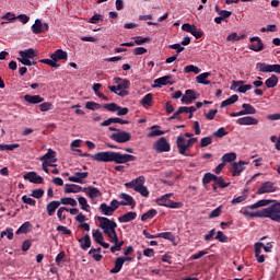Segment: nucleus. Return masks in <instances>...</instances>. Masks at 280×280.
I'll return each mask as SVG.
<instances>
[{
	"label": "nucleus",
	"instance_id": "obj_1",
	"mask_svg": "<svg viewBox=\"0 0 280 280\" xmlns=\"http://www.w3.org/2000/svg\"><path fill=\"white\" fill-rule=\"evenodd\" d=\"M100 229L103 230L104 234L109 237L110 244L114 246L110 247V253H117L121 250V246H124V241H119L117 236V222L115 220H110L106 217H97Z\"/></svg>",
	"mask_w": 280,
	"mask_h": 280
},
{
	"label": "nucleus",
	"instance_id": "obj_2",
	"mask_svg": "<svg viewBox=\"0 0 280 280\" xmlns=\"http://www.w3.org/2000/svg\"><path fill=\"white\" fill-rule=\"evenodd\" d=\"M93 161H97L98 163H130V161H137V156L131 154H121L119 152L114 151H103L91 155Z\"/></svg>",
	"mask_w": 280,
	"mask_h": 280
},
{
	"label": "nucleus",
	"instance_id": "obj_3",
	"mask_svg": "<svg viewBox=\"0 0 280 280\" xmlns=\"http://www.w3.org/2000/svg\"><path fill=\"white\" fill-rule=\"evenodd\" d=\"M114 84H117V85L107 86V89L112 93L119 95V97H126L129 95V92L127 89H130V81H128V79H121L119 77H116L114 78Z\"/></svg>",
	"mask_w": 280,
	"mask_h": 280
},
{
	"label": "nucleus",
	"instance_id": "obj_4",
	"mask_svg": "<svg viewBox=\"0 0 280 280\" xmlns=\"http://www.w3.org/2000/svg\"><path fill=\"white\" fill-rule=\"evenodd\" d=\"M125 187H127V189H135L143 198H148V196H150V190H148V187H145V176L143 175L129 183H126Z\"/></svg>",
	"mask_w": 280,
	"mask_h": 280
},
{
	"label": "nucleus",
	"instance_id": "obj_5",
	"mask_svg": "<svg viewBox=\"0 0 280 280\" xmlns=\"http://www.w3.org/2000/svg\"><path fill=\"white\" fill-rule=\"evenodd\" d=\"M198 141V138H190V139H185V136L180 135L177 137L176 145L178 149L179 154L183 156H189L187 154L188 150H191L194 148V144Z\"/></svg>",
	"mask_w": 280,
	"mask_h": 280
},
{
	"label": "nucleus",
	"instance_id": "obj_6",
	"mask_svg": "<svg viewBox=\"0 0 280 280\" xmlns=\"http://www.w3.org/2000/svg\"><path fill=\"white\" fill-rule=\"evenodd\" d=\"M261 248H264L265 253H272V243H267L266 245L261 242H258L254 245L255 257L258 264H264L266 261V256L261 254Z\"/></svg>",
	"mask_w": 280,
	"mask_h": 280
},
{
	"label": "nucleus",
	"instance_id": "obj_7",
	"mask_svg": "<svg viewBox=\"0 0 280 280\" xmlns=\"http://www.w3.org/2000/svg\"><path fill=\"white\" fill-rule=\"evenodd\" d=\"M174 194L170 192L166 195H163L162 197L156 199V203L160 207H167L168 209H180L183 207V202H176L172 201L170 198H172Z\"/></svg>",
	"mask_w": 280,
	"mask_h": 280
},
{
	"label": "nucleus",
	"instance_id": "obj_8",
	"mask_svg": "<svg viewBox=\"0 0 280 280\" xmlns=\"http://www.w3.org/2000/svg\"><path fill=\"white\" fill-rule=\"evenodd\" d=\"M265 218H269L272 222L280 224V202H275L268 208H264Z\"/></svg>",
	"mask_w": 280,
	"mask_h": 280
},
{
	"label": "nucleus",
	"instance_id": "obj_9",
	"mask_svg": "<svg viewBox=\"0 0 280 280\" xmlns=\"http://www.w3.org/2000/svg\"><path fill=\"white\" fill-rule=\"evenodd\" d=\"M110 139L116 141V143H128L132 139V136L130 132L117 130V132L110 135Z\"/></svg>",
	"mask_w": 280,
	"mask_h": 280
},
{
	"label": "nucleus",
	"instance_id": "obj_10",
	"mask_svg": "<svg viewBox=\"0 0 280 280\" xmlns=\"http://www.w3.org/2000/svg\"><path fill=\"white\" fill-rule=\"evenodd\" d=\"M153 149L158 152V154H161L163 152H170L172 150V147L170 145V142H167V139L165 137L160 138L155 143L153 144Z\"/></svg>",
	"mask_w": 280,
	"mask_h": 280
},
{
	"label": "nucleus",
	"instance_id": "obj_11",
	"mask_svg": "<svg viewBox=\"0 0 280 280\" xmlns=\"http://www.w3.org/2000/svg\"><path fill=\"white\" fill-rule=\"evenodd\" d=\"M231 91H236V93H246L253 89L252 84H245L244 81H233L232 85L230 86Z\"/></svg>",
	"mask_w": 280,
	"mask_h": 280
},
{
	"label": "nucleus",
	"instance_id": "obj_12",
	"mask_svg": "<svg viewBox=\"0 0 280 280\" xmlns=\"http://www.w3.org/2000/svg\"><path fill=\"white\" fill-rule=\"evenodd\" d=\"M200 94L194 90H186L185 95L182 96V104H192L195 100H198Z\"/></svg>",
	"mask_w": 280,
	"mask_h": 280
},
{
	"label": "nucleus",
	"instance_id": "obj_13",
	"mask_svg": "<svg viewBox=\"0 0 280 280\" xmlns=\"http://www.w3.org/2000/svg\"><path fill=\"white\" fill-rule=\"evenodd\" d=\"M273 191H277V187L275 186V183L272 182H265L261 184L259 189L256 191V194H273Z\"/></svg>",
	"mask_w": 280,
	"mask_h": 280
},
{
	"label": "nucleus",
	"instance_id": "obj_14",
	"mask_svg": "<svg viewBox=\"0 0 280 280\" xmlns=\"http://www.w3.org/2000/svg\"><path fill=\"white\" fill-rule=\"evenodd\" d=\"M24 180H30V183H34L35 185H43L44 179L36 172H28L24 175Z\"/></svg>",
	"mask_w": 280,
	"mask_h": 280
},
{
	"label": "nucleus",
	"instance_id": "obj_15",
	"mask_svg": "<svg viewBox=\"0 0 280 280\" xmlns=\"http://www.w3.org/2000/svg\"><path fill=\"white\" fill-rule=\"evenodd\" d=\"M236 124H238V126H257V124H259V120L253 116H245L238 118L236 120Z\"/></svg>",
	"mask_w": 280,
	"mask_h": 280
},
{
	"label": "nucleus",
	"instance_id": "obj_16",
	"mask_svg": "<svg viewBox=\"0 0 280 280\" xmlns=\"http://www.w3.org/2000/svg\"><path fill=\"white\" fill-rule=\"evenodd\" d=\"M85 178H89V172H77L74 173V176H70L68 180H70V183H80L82 185Z\"/></svg>",
	"mask_w": 280,
	"mask_h": 280
},
{
	"label": "nucleus",
	"instance_id": "obj_17",
	"mask_svg": "<svg viewBox=\"0 0 280 280\" xmlns=\"http://www.w3.org/2000/svg\"><path fill=\"white\" fill-rule=\"evenodd\" d=\"M84 194L89 196L91 200H95V198H100L102 196V191L97 189V187L89 186L86 188H83Z\"/></svg>",
	"mask_w": 280,
	"mask_h": 280
},
{
	"label": "nucleus",
	"instance_id": "obj_18",
	"mask_svg": "<svg viewBox=\"0 0 280 280\" xmlns=\"http://www.w3.org/2000/svg\"><path fill=\"white\" fill-rule=\"evenodd\" d=\"M252 45H249V49L252 51H262L264 50V43H261V38L259 37H252L250 38Z\"/></svg>",
	"mask_w": 280,
	"mask_h": 280
},
{
	"label": "nucleus",
	"instance_id": "obj_19",
	"mask_svg": "<svg viewBox=\"0 0 280 280\" xmlns=\"http://www.w3.org/2000/svg\"><path fill=\"white\" fill-rule=\"evenodd\" d=\"M39 161H44V162L47 161L48 163L54 165V163H56V161H58L56 159V151L49 149L46 154H44L43 156L39 158Z\"/></svg>",
	"mask_w": 280,
	"mask_h": 280
},
{
	"label": "nucleus",
	"instance_id": "obj_20",
	"mask_svg": "<svg viewBox=\"0 0 280 280\" xmlns=\"http://www.w3.org/2000/svg\"><path fill=\"white\" fill-rule=\"evenodd\" d=\"M124 264H126V258L118 257L115 260V267L109 270L110 275H117V272L121 271V268H124Z\"/></svg>",
	"mask_w": 280,
	"mask_h": 280
},
{
	"label": "nucleus",
	"instance_id": "obj_21",
	"mask_svg": "<svg viewBox=\"0 0 280 280\" xmlns=\"http://www.w3.org/2000/svg\"><path fill=\"white\" fill-rule=\"evenodd\" d=\"M50 58H54L55 62L58 63V60H67L69 55L62 49H57L54 54L50 55Z\"/></svg>",
	"mask_w": 280,
	"mask_h": 280
},
{
	"label": "nucleus",
	"instance_id": "obj_22",
	"mask_svg": "<svg viewBox=\"0 0 280 280\" xmlns=\"http://www.w3.org/2000/svg\"><path fill=\"white\" fill-rule=\"evenodd\" d=\"M244 165H246V162H244V161H238V162L233 163L232 176H240V174H242V172H244Z\"/></svg>",
	"mask_w": 280,
	"mask_h": 280
},
{
	"label": "nucleus",
	"instance_id": "obj_23",
	"mask_svg": "<svg viewBox=\"0 0 280 280\" xmlns=\"http://www.w3.org/2000/svg\"><path fill=\"white\" fill-rule=\"evenodd\" d=\"M84 188L82 186L75 184H66L65 186V194H80L83 191Z\"/></svg>",
	"mask_w": 280,
	"mask_h": 280
},
{
	"label": "nucleus",
	"instance_id": "obj_24",
	"mask_svg": "<svg viewBox=\"0 0 280 280\" xmlns=\"http://www.w3.org/2000/svg\"><path fill=\"white\" fill-rule=\"evenodd\" d=\"M24 100L27 102V104H42V102H45V98H43L40 95L26 94L24 95Z\"/></svg>",
	"mask_w": 280,
	"mask_h": 280
},
{
	"label": "nucleus",
	"instance_id": "obj_25",
	"mask_svg": "<svg viewBox=\"0 0 280 280\" xmlns=\"http://www.w3.org/2000/svg\"><path fill=\"white\" fill-rule=\"evenodd\" d=\"M119 198H121L122 201L121 202V207H129L130 205H135V198H132V196L126 194V192H121L119 195Z\"/></svg>",
	"mask_w": 280,
	"mask_h": 280
},
{
	"label": "nucleus",
	"instance_id": "obj_26",
	"mask_svg": "<svg viewBox=\"0 0 280 280\" xmlns=\"http://www.w3.org/2000/svg\"><path fill=\"white\" fill-rule=\"evenodd\" d=\"M60 207V202L58 200H54L47 203L46 211L48 215H54L56 213V210Z\"/></svg>",
	"mask_w": 280,
	"mask_h": 280
},
{
	"label": "nucleus",
	"instance_id": "obj_27",
	"mask_svg": "<svg viewBox=\"0 0 280 280\" xmlns=\"http://www.w3.org/2000/svg\"><path fill=\"white\" fill-rule=\"evenodd\" d=\"M137 219V212H127L118 218V222L128 223Z\"/></svg>",
	"mask_w": 280,
	"mask_h": 280
},
{
	"label": "nucleus",
	"instance_id": "obj_28",
	"mask_svg": "<svg viewBox=\"0 0 280 280\" xmlns=\"http://www.w3.org/2000/svg\"><path fill=\"white\" fill-rule=\"evenodd\" d=\"M170 80H172L171 75L161 77L154 81V84L159 88L165 86V84H171V85L174 84V81H170Z\"/></svg>",
	"mask_w": 280,
	"mask_h": 280
},
{
	"label": "nucleus",
	"instance_id": "obj_29",
	"mask_svg": "<svg viewBox=\"0 0 280 280\" xmlns=\"http://www.w3.org/2000/svg\"><path fill=\"white\" fill-rule=\"evenodd\" d=\"M211 72H203L196 77V82H198V84H205L206 86H209V84H211V81L207 80V78H209Z\"/></svg>",
	"mask_w": 280,
	"mask_h": 280
},
{
	"label": "nucleus",
	"instance_id": "obj_30",
	"mask_svg": "<svg viewBox=\"0 0 280 280\" xmlns=\"http://www.w3.org/2000/svg\"><path fill=\"white\" fill-rule=\"evenodd\" d=\"M279 84V77L277 74H272L269 79L265 81V86L267 89H275Z\"/></svg>",
	"mask_w": 280,
	"mask_h": 280
},
{
	"label": "nucleus",
	"instance_id": "obj_31",
	"mask_svg": "<svg viewBox=\"0 0 280 280\" xmlns=\"http://www.w3.org/2000/svg\"><path fill=\"white\" fill-rule=\"evenodd\" d=\"M33 34H43L45 28H43V21L40 19L35 20V23L32 25Z\"/></svg>",
	"mask_w": 280,
	"mask_h": 280
},
{
	"label": "nucleus",
	"instance_id": "obj_32",
	"mask_svg": "<svg viewBox=\"0 0 280 280\" xmlns=\"http://www.w3.org/2000/svg\"><path fill=\"white\" fill-rule=\"evenodd\" d=\"M79 244L83 250H86V248H91V236H89V234H85L84 237L79 238Z\"/></svg>",
	"mask_w": 280,
	"mask_h": 280
},
{
	"label": "nucleus",
	"instance_id": "obj_33",
	"mask_svg": "<svg viewBox=\"0 0 280 280\" xmlns=\"http://www.w3.org/2000/svg\"><path fill=\"white\" fill-rule=\"evenodd\" d=\"M154 100V95L152 93L147 94L140 102V104L144 108H149V106H152V101Z\"/></svg>",
	"mask_w": 280,
	"mask_h": 280
},
{
	"label": "nucleus",
	"instance_id": "obj_34",
	"mask_svg": "<svg viewBox=\"0 0 280 280\" xmlns=\"http://www.w3.org/2000/svg\"><path fill=\"white\" fill-rule=\"evenodd\" d=\"M238 100H240V96H237V94H234L221 103V108H226V106H231L235 104V102H237Z\"/></svg>",
	"mask_w": 280,
	"mask_h": 280
},
{
	"label": "nucleus",
	"instance_id": "obj_35",
	"mask_svg": "<svg viewBox=\"0 0 280 280\" xmlns=\"http://www.w3.org/2000/svg\"><path fill=\"white\" fill-rule=\"evenodd\" d=\"M32 229V223L30 221L24 222L16 231V235L30 233V230Z\"/></svg>",
	"mask_w": 280,
	"mask_h": 280
},
{
	"label": "nucleus",
	"instance_id": "obj_36",
	"mask_svg": "<svg viewBox=\"0 0 280 280\" xmlns=\"http://www.w3.org/2000/svg\"><path fill=\"white\" fill-rule=\"evenodd\" d=\"M67 212H69V208L67 207H60L57 210V217L59 222H65V220H67Z\"/></svg>",
	"mask_w": 280,
	"mask_h": 280
},
{
	"label": "nucleus",
	"instance_id": "obj_37",
	"mask_svg": "<svg viewBox=\"0 0 280 280\" xmlns=\"http://www.w3.org/2000/svg\"><path fill=\"white\" fill-rule=\"evenodd\" d=\"M98 209L103 215H113L115 213L113 208L107 203H101Z\"/></svg>",
	"mask_w": 280,
	"mask_h": 280
},
{
	"label": "nucleus",
	"instance_id": "obj_38",
	"mask_svg": "<svg viewBox=\"0 0 280 280\" xmlns=\"http://www.w3.org/2000/svg\"><path fill=\"white\" fill-rule=\"evenodd\" d=\"M20 57L27 58V59L32 60V58H36V51H34V49H32V48L25 49V50L20 51Z\"/></svg>",
	"mask_w": 280,
	"mask_h": 280
},
{
	"label": "nucleus",
	"instance_id": "obj_39",
	"mask_svg": "<svg viewBox=\"0 0 280 280\" xmlns=\"http://www.w3.org/2000/svg\"><path fill=\"white\" fill-rule=\"evenodd\" d=\"M60 205H70V207H78V201L71 197H63L60 200H58Z\"/></svg>",
	"mask_w": 280,
	"mask_h": 280
},
{
	"label": "nucleus",
	"instance_id": "obj_40",
	"mask_svg": "<svg viewBox=\"0 0 280 280\" xmlns=\"http://www.w3.org/2000/svg\"><path fill=\"white\" fill-rule=\"evenodd\" d=\"M101 89H102L101 83H95L93 85V91H94L95 95H97V97H100L101 100H104L105 102H108V97L100 92Z\"/></svg>",
	"mask_w": 280,
	"mask_h": 280
},
{
	"label": "nucleus",
	"instance_id": "obj_41",
	"mask_svg": "<svg viewBox=\"0 0 280 280\" xmlns=\"http://www.w3.org/2000/svg\"><path fill=\"white\" fill-rule=\"evenodd\" d=\"M257 71H260L261 73H270L271 65H267L265 62H258L256 65Z\"/></svg>",
	"mask_w": 280,
	"mask_h": 280
},
{
	"label": "nucleus",
	"instance_id": "obj_42",
	"mask_svg": "<svg viewBox=\"0 0 280 280\" xmlns=\"http://www.w3.org/2000/svg\"><path fill=\"white\" fill-rule=\"evenodd\" d=\"M235 159H237V154L235 152H230V153L223 154L221 161H223L224 163H233Z\"/></svg>",
	"mask_w": 280,
	"mask_h": 280
},
{
	"label": "nucleus",
	"instance_id": "obj_43",
	"mask_svg": "<svg viewBox=\"0 0 280 280\" xmlns=\"http://www.w3.org/2000/svg\"><path fill=\"white\" fill-rule=\"evenodd\" d=\"M92 235H93L94 242H96V244H102V242H104V234L102 233V231L92 230Z\"/></svg>",
	"mask_w": 280,
	"mask_h": 280
},
{
	"label": "nucleus",
	"instance_id": "obj_44",
	"mask_svg": "<svg viewBox=\"0 0 280 280\" xmlns=\"http://www.w3.org/2000/svg\"><path fill=\"white\" fill-rule=\"evenodd\" d=\"M155 215H156V210L151 209L141 215V220L142 222H147V220H152V218H154Z\"/></svg>",
	"mask_w": 280,
	"mask_h": 280
},
{
	"label": "nucleus",
	"instance_id": "obj_45",
	"mask_svg": "<svg viewBox=\"0 0 280 280\" xmlns=\"http://www.w3.org/2000/svg\"><path fill=\"white\" fill-rule=\"evenodd\" d=\"M78 202H79L82 211H89V209H91V206L89 205V201H86V198L78 197Z\"/></svg>",
	"mask_w": 280,
	"mask_h": 280
},
{
	"label": "nucleus",
	"instance_id": "obj_46",
	"mask_svg": "<svg viewBox=\"0 0 280 280\" xmlns=\"http://www.w3.org/2000/svg\"><path fill=\"white\" fill-rule=\"evenodd\" d=\"M158 237H162L163 240H168V242H175L176 236L172 232H162L158 234Z\"/></svg>",
	"mask_w": 280,
	"mask_h": 280
},
{
	"label": "nucleus",
	"instance_id": "obj_47",
	"mask_svg": "<svg viewBox=\"0 0 280 280\" xmlns=\"http://www.w3.org/2000/svg\"><path fill=\"white\" fill-rule=\"evenodd\" d=\"M215 178H218L217 175H213L211 173H206L203 175L202 183H203V185H209V183H211V180L215 182Z\"/></svg>",
	"mask_w": 280,
	"mask_h": 280
},
{
	"label": "nucleus",
	"instance_id": "obj_48",
	"mask_svg": "<svg viewBox=\"0 0 280 280\" xmlns=\"http://www.w3.org/2000/svg\"><path fill=\"white\" fill-rule=\"evenodd\" d=\"M184 72L186 73H195L196 75H198V73H200V70L198 67L194 66V65H189V66H186L184 68Z\"/></svg>",
	"mask_w": 280,
	"mask_h": 280
},
{
	"label": "nucleus",
	"instance_id": "obj_49",
	"mask_svg": "<svg viewBox=\"0 0 280 280\" xmlns=\"http://www.w3.org/2000/svg\"><path fill=\"white\" fill-rule=\"evenodd\" d=\"M85 108H88V110H100V108H102V104L88 102L85 103Z\"/></svg>",
	"mask_w": 280,
	"mask_h": 280
},
{
	"label": "nucleus",
	"instance_id": "obj_50",
	"mask_svg": "<svg viewBox=\"0 0 280 280\" xmlns=\"http://www.w3.org/2000/svg\"><path fill=\"white\" fill-rule=\"evenodd\" d=\"M242 108H244L246 115H255V113H257V109H255L250 104L244 103Z\"/></svg>",
	"mask_w": 280,
	"mask_h": 280
},
{
	"label": "nucleus",
	"instance_id": "obj_51",
	"mask_svg": "<svg viewBox=\"0 0 280 280\" xmlns=\"http://www.w3.org/2000/svg\"><path fill=\"white\" fill-rule=\"evenodd\" d=\"M242 38H244V35L240 36V35H237V33H232V34L228 35L226 40L229 43H235L237 40H242Z\"/></svg>",
	"mask_w": 280,
	"mask_h": 280
},
{
	"label": "nucleus",
	"instance_id": "obj_52",
	"mask_svg": "<svg viewBox=\"0 0 280 280\" xmlns=\"http://www.w3.org/2000/svg\"><path fill=\"white\" fill-rule=\"evenodd\" d=\"M226 135H229V132H226V129H224V127H221L212 133V137H217V139H222V137H226Z\"/></svg>",
	"mask_w": 280,
	"mask_h": 280
},
{
	"label": "nucleus",
	"instance_id": "obj_53",
	"mask_svg": "<svg viewBox=\"0 0 280 280\" xmlns=\"http://www.w3.org/2000/svg\"><path fill=\"white\" fill-rule=\"evenodd\" d=\"M39 62H43V65H48L49 67H54L55 69H58L60 67L57 62L56 59H40Z\"/></svg>",
	"mask_w": 280,
	"mask_h": 280
},
{
	"label": "nucleus",
	"instance_id": "obj_54",
	"mask_svg": "<svg viewBox=\"0 0 280 280\" xmlns=\"http://www.w3.org/2000/svg\"><path fill=\"white\" fill-rule=\"evenodd\" d=\"M16 148H21V144L19 143H13V144H0V150L1 151H12V150H16Z\"/></svg>",
	"mask_w": 280,
	"mask_h": 280
},
{
	"label": "nucleus",
	"instance_id": "obj_55",
	"mask_svg": "<svg viewBox=\"0 0 280 280\" xmlns=\"http://www.w3.org/2000/svg\"><path fill=\"white\" fill-rule=\"evenodd\" d=\"M54 108V104L50 102H45L39 105V109L42 113H47V110H51Z\"/></svg>",
	"mask_w": 280,
	"mask_h": 280
},
{
	"label": "nucleus",
	"instance_id": "obj_56",
	"mask_svg": "<svg viewBox=\"0 0 280 280\" xmlns=\"http://www.w3.org/2000/svg\"><path fill=\"white\" fill-rule=\"evenodd\" d=\"M215 185H218L221 189H224L225 187H229L231 183L224 182V178L218 177L214 179Z\"/></svg>",
	"mask_w": 280,
	"mask_h": 280
},
{
	"label": "nucleus",
	"instance_id": "obj_57",
	"mask_svg": "<svg viewBox=\"0 0 280 280\" xmlns=\"http://www.w3.org/2000/svg\"><path fill=\"white\" fill-rule=\"evenodd\" d=\"M103 107L105 108V110H109V113H117L119 105H117V103H109L105 104Z\"/></svg>",
	"mask_w": 280,
	"mask_h": 280
},
{
	"label": "nucleus",
	"instance_id": "obj_58",
	"mask_svg": "<svg viewBox=\"0 0 280 280\" xmlns=\"http://www.w3.org/2000/svg\"><path fill=\"white\" fill-rule=\"evenodd\" d=\"M18 60L19 62H21V65H24L25 67H32V65H36V61H32L31 59L21 56L18 58Z\"/></svg>",
	"mask_w": 280,
	"mask_h": 280
},
{
	"label": "nucleus",
	"instance_id": "obj_59",
	"mask_svg": "<svg viewBox=\"0 0 280 280\" xmlns=\"http://www.w3.org/2000/svg\"><path fill=\"white\" fill-rule=\"evenodd\" d=\"M221 214H222V207H218L210 212L209 219L213 220V218H220Z\"/></svg>",
	"mask_w": 280,
	"mask_h": 280
},
{
	"label": "nucleus",
	"instance_id": "obj_60",
	"mask_svg": "<svg viewBox=\"0 0 280 280\" xmlns=\"http://www.w3.org/2000/svg\"><path fill=\"white\" fill-rule=\"evenodd\" d=\"M135 44L136 45H143L145 43H150V37H141V36H136L133 37Z\"/></svg>",
	"mask_w": 280,
	"mask_h": 280
},
{
	"label": "nucleus",
	"instance_id": "obj_61",
	"mask_svg": "<svg viewBox=\"0 0 280 280\" xmlns=\"http://www.w3.org/2000/svg\"><path fill=\"white\" fill-rule=\"evenodd\" d=\"M0 237H8V240H13L14 238V232L12 229H7L5 231L1 232Z\"/></svg>",
	"mask_w": 280,
	"mask_h": 280
},
{
	"label": "nucleus",
	"instance_id": "obj_62",
	"mask_svg": "<svg viewBox=\"0 0 280 280\" xmlns=\"http://www.w3.org/2000/svg\"><path fill=\"white\" fill-rule=\"evenodd\" d=\"M213 143V139L211 137L202 138L200 141V148H207L208 145H211Z\"/></svg>",
	"mask_w": 280,
	"mask_h": 280
},
{
	"label": "nucleus",
	"instance_id": "obj_63",
	"mask_svg": "<svg viewBox=\"0 0 280 280\" xmlns=\"http://www.w3.org/2000/svg\"><path fill=\"white\" fill-rule=\"evenodd\" d=\"M33 198L39 199L42 196H45V190L43 188H38L32 191Z\"/></svg>",
	"mask_w": 280,
	"mask_h": 280
},
{
	"label": "nucleus",
	"instance_id": "obj_64",
	"mask_svg": "<svg viewBox=\"0 0 280 280\" xmlns=\"http://www.w3.org/2000/svg\"><path fill=\"white\" fill-rule=\"evenodd\" d=\"M247 215H249V218H265L264 209L256 212H247Z\"/></svg>",
	"mask_w": 280,
	"mask_h": 280
}]
</instances>
